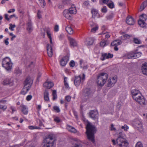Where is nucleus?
<instances>
[{"label":"nucleus","mask_w":147,"mask_h":147,"mask_svg":"<svg viewBox=\"0 0 147 147\" xmlns=\"http://www.w3.org/2000/svg\"><path fill=\"white\" fill-rule=\"evenodd\" d=\"M2 83L3 85L8 84L10 86H12L14 84L13 80L9 78H6L4 80Z\"/></svg>","instance_id":"15"},{"label":"nucleus","mask_w":147,"mask_h":147,"mask_svg":"<svg viewBox=\"0 0 147 147\" xmlns=\"http://www.w3.org/2000/svg\"><path fill=\"white\" fill-rule=\"evenodd\" d=\"M9 39V38H6V39H5L4 40V43L5 44L7 45L9 44V43L8 41Z\"/></svg>","instance_id":"61"},{"label":"nucleus","mask_w":147,"mask_h":147,"mask_svg":"<svg viewBox=\"0 0 147 147\" xmlns=\"http://www.w3.org/2000/svg\"><path fill=\"white\" fill-rule=\"evenodd\" d=\"M94 52L96 54H98L100 53L99 48L96 46L94 49Z\"/></svg>","instance_id":"42"},{"label":"nucleus","mask_w":147,"mask_h":147,"mask_svg":"<svg viewBox=\"0 0 147 147\" xmlns=\"http://www.w3.org/2000/svg\"><path fill=\"white\" fill-rule=\"evenodd\" d=\"M138 50L136 51H133L130 52L127 54V57L129 59H134L140 57L142 55L141 53L137 52Z\"/></svg>","instance_id":"5"},{"label":"nucleus","mask_w":147,"mask_h":147,"mask_svg":"<svg viewBox=\"0 0 147 147\" xmlns=\"http://www.w3.org/2000/svg\"><path fill=\"white\" fill-rule=\"evenodd\" d=\"M101 11L104 13H105L107 12V7L106 6H104L101 9Z\"/></svg>","instance_id":"54"},{"label":"nucleus","mask_w":147,"mask_h":147,"mask_svg":"<svg viewBox=\"0 0 147 147\" xmlns=\"http://www.w3.org/2000/svg\"><path fill=\"white\" fill-rule=\"evenodd\" d=\"M126 22L128 24L133 25L135 24V20L132 16H129L126 18Z\"/></svg>","instance_id":"14"},{"label":"nucleus","mask_w":147,"mask_h":147,"mask_svg":"<svg viewBox=\"0 0 147 147\" xmlns=\"http://www.w3.org/2000/svg\"><path fill=\"white\" fill-rule=\"evenodd\" d=\"M63 79L64 85L65 88L68 89L69 88V85L68 83V78L66 77H64Z\"/></svg>","instance_id":"30"},{"label":"nucleus","mask_w":147,"mask_h":147,"mask_svg":"<svg viewBox=\"0 0 147 147\" xmlns=\"http://www.w3.org/2000/svg\"><path fill=\"white\" fill-rule=\"evenodd\" d=\"M15 71L16 74H21L22 73V71L19 67H16Z\"/></svg>","instance_id":"48"},{"label":"nucleus","mask_w":147,"mask_h":147,"mask_svg":"<svg viewBox=\"0 0 147 147\" xmlns=\"http://www.w3.org/2000/svg\"><path fill=\"white\" fill-rule=\"evenodd\" d=\"M69 57L68 55H66L62 58L60 61V64L62 66H65L68 62Z\"/></svg>","instance_id":"13"},{"label":"nucleus","mask_w":147,"mask_h":147,"mask_svg":"<svg viewBox=\"0 0 147 147\" xmlns=\"http://www.w3.org/2000/svg\"><path fill=\"white\" fill-rule=\"evenodd\" d=\"M107 5L110 8L112 9L114 7V5L113 2H111V3L107 4Z\"/></svg>","instance_id":"45"},{"label":"nucleus","mask_w":147,"mask_h":147,"mask_svg":"<svg viewBox=\"0 0 147 147\" xmlns=\"http://www.w3.org/2000/svg\"><path fill=\"white\" fill-rule=\"evenodd\" d=\"M49 93L48 91L45 90L44 93V98L45 100L47 101L49 100Z\"/></svg>","instance_id":"31"},{"label":"nucleus","mask_w":147,"mask_h":147,"mask_svg":"<svg viewBox=\"0 0 147 147\" xmlns=\"http://www.w3.org/2000/svg\"><path fill=\"white\" fill-rule=\"evenodd\" d=\"M2 65V66L7 71H10L12 68V63L11 62H7Z\"/></svg>","instance_id":"17"},{"label":"nucleus","mask_w":147,"mask_h":147,"mask_svg":"<svg viewBox=\"0 0 147 147\" xmlns=\"http://www.w3.org/2000/svg\"><path fill=\"white\" fill-rule=\"evenodd\" d=\"M69 12L72 15L73 14H75L76 13V10L75 7L74 5L72 6L69 8L68 10Z\"/></svg>","instance_id":"27"},{"label":"nucleus","mask_w":147,"mask_h":147,"mask_svg":"<svg viewBox=\"0 0 147 147\" xmlns=\"http://www.w3.org/2000/svg\"><path fill=\"white\" fill-rule=\"evenodd\" d=\"M141 70L143 74H146L147 73V63L145 62L142 65Z\"/></svg>","instance_id":"23"},{"label":"nucleus","mask_w":147,"mask_h":147,"mask_svg":"<svg viewBox=\"0 0 147 147\" xmlns=\"http://www.w3.org/2000/svg\"><path fill=\"white\" fill-rule=\"evenodd\" d=\"M135 147H143V146L142 143L139 142L136 143Z\"/></svg>","instance_id":"55"},{"label":"nucleus","mask_w":147,"mask_h":147,"mask_svg":"<svg viewBox=\"0 0 147 147\" xmlns=\"http://www.w3.org/2000/svg\"><path fill=\"white\" fill-rule=\"evenodd\" d=\"M66 31L69 34L73 33V30L72 28L70 26H67L65 28Z\"/></svg>","instance_id":"35"},{"label":"nucleus","mask_w":147,"mask_h":147,"mask_svg":"<svg viewBox=\"0 0 147 147\" xmlns=\"http://www.w3.org/2000/svg\"><path fill=\"white\" fill-rule=\"evenodd\" d=\"M108 76V74H99L96 80L98 85L99 86H103L105 83Z\"/></svg>","instance_id":"4"},{"label":"nucleus","mask_w":147,"mask_h":147,"mask_svg":"<svg viewBox=\"0 0 147 147\" xmlns=\"http://www.w3.org/2000/svg\"><path fill=\"white\" fill-rule=\"evenodd\" d=\"M117 80V76L116 75H112L109 76L107 81V86L111 87L113 86Z\"/></svg>","instance_id":"6"},{"label":"nucleus","mask_w":147,"mask_h":147,"mask_svg":"<svg viewBox=\"0 0 147 147\" xmlns=\"http://www.w3.org/2000/svg\"><path fill=\"white\" fill-rule=\"evenodd\" d=\"M122 134V133H119V136L117 138L116 141L115 140H112V142L114 145L117 143L119 147H128V143L127 141L120 136Z\"/></svg>","instance_id":"3"},{"label":"nucleus","mask_w":147,"mask_h":147,"mask_svg":"<svg viewBox=\"0 0 147 147\" xmlns=\"http://www.w3.org/2000/svg\"><path fill=\"white\" fill-rule=\"evenodd\" d=\"M47 47L48 55L49 57H51L53 54L52 46L49 45V44H47Z\"/></svg>","instance_id":"20"},{"label":"nucleus","mask_w":147,"mask_h":147,"mask_svg":"<svg viewBox=\"0 0 147 147\" xmlns=\"http://www.w3.org/2000/svg\"><path fill=\"white\" fill-rule=\"evenodd\" d=\"M94 40L92 38H88L86 39L85 44L87 45H91L93 44Z\"/></svg>","instance_id":"25"},{"label":"nucleus","mask_w":147,"mask_h":147,"mask_svg":"<svg viewBox=\"0 0 147 147\" xmlns=\"http://www.w3.org/2000/svg\"><path fill=\"white\" fill-rule=\"evenodd\" d=\"M74 140L76 142L78 143V144H80V143L81 142L80 140L77 138H74Z\"/></svg>","instance_id":"64"},{"label":"nucleus","mask_w":147,"mask_h":147,"mask_svg":"<svg viewBox=\"0 0 147 147\" xmlns=\"http://www.w3.org/2000/svg\"><path fill=\"white\" fill-rule=\"evenodd\" d=\"M113 14L111 13L109 15L107 16L106 18L107 20H109L112 19L113 17Z\"/></svg>","instance_id":"50"},{"label":"nucleus","mask_w":147,"mask_h":147,"mask_svg":"<svg viewBox=\"0 0 147 147\" xmlns=\"http://www.w3.org/2000/svg\"><path fill=\"white\" fill-rule=\"evenodd\" d=\"M71 0H62V4L63 5H68L70 3Z\"/></svg>","instance_id":"38"},{"label":"nucleus","mask_w":147,"mask_h":147,"mask_svg":"<svg viewBox=\"0 0 147 147\" xmlns=\"http://www.w3.org/2000/svg\"><path fill=\"white\" fill-rule=\"evenodd\" d=\"M141 93L140 91L136 89H133L131 90V94L133 98H136V96L139 95V94Z\"/></svg>","instance_id":"21"},{"label":"nucleus","mask_w":147,"mask_h":147,"mask_svg":"<svg viewBox=\"0 0 147 147\" xmlns=\"http://www.w3.org/2000/svg\"><path fill=\"white\" fill-rule=\"evenodd\" d=\"M147 6V1L146 0L142 4L140 7V9L141 11L143 10Z\"/></svg>","instance_id":"34"},{"label":"nucleus","mask_w":147,"mask_h":147,"mask_svg":"<svg viewBox=\"0 0 147 147\" xmlns=\"http://www.w3.org/2000/svg\"><path fill=\"white\" fill-rule=\"evenodd\" d=\"M54 121L57 123H59L60 122L61 120L60 118L58 117H55L54 118Z\"/></svg>","instance_id":"57"},{"label":"nucleus","mask_w":147,"mask_h":147,"mask_svg":"<svg viewBox=\"0 0 147 147\" xmlns=\"http://www.w3.org/2000/svg\"><path fill=\"white\" fill-rule=\"evenodd\" d=\"M98 11L95 9H92L91 13L92 14V18H94L98 14Z\"/></svg>","instance_id":"36"},{"label":"nucleus","mask_w":147,"mask_h":147,"mask_svg":"<svg viewBox=\"0 0 147 147\" xmlns=\"http://www.w3.org/2000/svg\"><path fill=\"white\" fill-rule=\"evenodd\" d=\"M40 1V3H41L40 5L42 7H44L45 5V3L44 0H39Z\"/></svg>","instance_id":"53"},{"label":"nucleus","mask_w":147,"mask_h":147,"mask_svg":"<svg viewBox=\"0 0 147 147\" xmlns=\"http://www.w3.org/2000/svg\"><path fill=\"white\" fill-rule=\"evenodd\" d=\"M30 88L28 87V86H27L26 85H24V87L22 91L21 94L23 95L26 94L28 92Z\"/></svg>","instance_id":"22"},{"label":"nucleus","mask_w":147,"mask_h":147,"mask_svg":"<svg viewBox=\"0 0 147 147\" xmlns=\"http://www.w3.org/2000/svg\"><path fill=\"white\" fill-rule=\"evenodd\" d=\"M75 65V62L73 60H71L69 63V65L70 67H74Z\"/></svg>","instance_id":"51"},{"label":"nucleus","mask_w":147,"mask_h":147,"mask_svg":"<svg viewBox=\"0 0 147 147\" xmlns=\"http://www.w3.org/2000/svg\"><path fill=\"white\" fill-rule=\"evenodd\" d=\"M113 55L110 53H102L100 59L102 61H104L105 59L111 58H113Z\"/></svg>","instance_id":"12"},{"label":"nucleus","mask_w":147,"mask_h":147,"mask_svg":"<svg viewBox=\"0 0 147 147\" xmlns=\"http://www.w3.org/2000/svg\"><path fill=\"white\" fill-rule=\"evenodd\" d=\"M52 95L53 96V100H55L57 98L56 91L55 90L53 91Z\"/></svg>","instance_id":"43"},{"label":"nucleus","mask_w":147,"mask_h":147,"mask_svg":"<svg viewBox=\"0 0 147 147\" xmlns=\"http://www.w3.org/2000/svg\"><path fill=\"white\" fill-rule=\"evenodd\" d=\"M147 17L146 15L144 14L140 16L138 24L141 27L144 28L146 27V24L145 22V21L147 20Z\"/></svg>","instance_id":"9"},{"label":"nucleus","mask_w":147,"mask_h":147,"mask_svg":"<svg viewBox=\"0 0 147 147\" xmlns=\"http://www.w3.org/2000/svg\"><path fill=\"white\" fill-rule=\"evenodd\" d=\"M54 110L56 111V112L58 113L60 112V110L58 106H54L53 107Z\"/></svg>","instance_id":"49"},{"label":"nucleus","mask_w":147,"mask_h":147,"mask_svg":"<svg viewBox=\"0 0 147 147\" xmlns=\"http://www.w3.org/2000/svg\"><path fill=\"white\" fill-rule=\"evenodd\" d=\"M121 128L122 129H124V130L125 131H126L129 129V127L127 125H125L124 126H123L121 127Z\"/></svg>","instance_id":"52"},{"label":"nucleus","mask_w":147,"mask_h":147,"mask_svg":"<svg viewBox=\"0 0 147 147\" xmlns=\"http://www.w3.org/2000/svg\"><path fill=\"white\" fill-rule=\"evenodd\" d=\"M33 79L30 77H28L26 79L24 84V85H26L27 86H28V87H31L33 84Z\"/></svg>","instance_id":"18"},{"label":"nucleus","mask_w":147,"mask_h":147,"mask_svg":"<svg viewBox=\"0 0 147 147\" xmlns=\"http://www.w3.org/2000/svg\"><path fill=\"white\" fill-rule=\"evenodd\" d=\"M32 98V96L31 95H29L27 96L26 98V100L28 101H29L31 100Z\"/></svg>","instance_id":"59"},{"label":"nucleus","mask_w":147,"mask_h":147,"mask_svg":"<svg viewBox=\"0 0 147 147\" xmlns=\"http://www.w3.org/2000/svg\"><path fill=\"white\" fill-rule=\"evenodd\" d=\"M30 129H39V127H34L32 126H29L28 127Z\"/></svg>","instance_id":"56"},{"label":"nucleus","mask_w":147,"mask_h":147,"mask_svg":"<svg viewBox=\"0 0 147 147\" xmlns=\"http://www.w3.org/2000/svg\"><path fill=\"white\" fill-rule=\"evenodd\" d=\"M84 74H80L78 76L75 77L74 81V84L76 86H79L81 82L85 79Z\"/></svg>","instance_id":"7"},{"label":"nucleus","mask_w":147,"mask_h":147,"mask_svg":"<svg viewBox=\"0 0 147 147\" xmlns=\"http://www.w3.org/2000/svg\"><path fill=\"white\" fill-rule=\"evenodd\" d=\"M122 42L120 40H116L112 42L111 44L112 46H118L121 44Z\"/></svg>","instance_id":"24"},{"label":"nucleus","mask_w":147,"mask_h":147,"mask_svg":"<svg viewBox=\"0 0 147 147\" xmlns=\"http://www.w3.org/2000/svg\"><path fill=\"white\" fill-rule=\"evenodd\" d=\"M7 108V106L6 105L0 104V109L2 110L3 111L6 110Z\"/></svg>","instance_id":"44"},{"label":"nucleus","mask_w":147,"mask_h":147,"mask_svg":"<svg viewBox=\"0 0 147 147\" xmlns=\"http://www.w3.org/2000/svg\"><path fill=\"white\" fill-rule=\"evenodd\" d=\"M130 37V35L125 34L121 36L120 38L121 39L124 40L128 39Z\"/></svg>","instance_id":"41"},{"label":"nucleus","mask_w":147,"mask_h":147,"mask_svg":"<svg viewBox=\"0 0 147 147\" xmlns=\"http://www.w3.org/2000/svg\"><path fill=\"white\" fill-rule=\"evenodd\" d=\"M109 44V43L107 41H102L100 43V46L101 47H104Z\"/></svg>","instance_id":"40"},{"label":"nucleus","mask_w":147,"mask_h":147,"mask_svg":"<svg viewBox=\"0 0 147 147\" xmlns=\"http://www.w3.org/2000/svg\"><path fill=\"white\" fill-rule=\"evenodd\" d=\"M139 95L136 96V98H133L136 102L141 105L145 104V100L144 96H142L141 93L139 94Z\"/></svg>","instance_id":"10"},{"label":"nucleus","mask_w":147,"mask_h":147,"mask_svg":"<svg viewBox=\"0 0 147 147\" xmlns=\"http://www.w3.org/2000/svg\"><path fill=\"white\" fill-rule=\"evenodd\" d=\"M63 15L67 19L71 20L72 18V15L69 12L68 9H65L63 12Z\"/></svg>","instance_id":"16"},{"label":"nucleus","mask_w":147,"mask_h":147,"mask_svg":"<svg viewBox=\"0 0 147 147\" xmlns=\"http://www.w3.org/2000/svg\"><path fill=\"white\" fill-rule=\"evenodd\" d=\"M89 117L93 120L97 119L98 118V112L96 110L90 111L89 113Z\"/></svg>","instance_id":"11"},{"label":"nucleus","mask_w":147,"mask_h":147,"mask_svg":"<svg viewBox=\"0 0 147 147\" xmlns=\"http://www.w3.org/2000/svg\"><path fill=\"white\" fill-rule=\"evenodd\" d=\"M43 143L44 147H55L56 140L53 135H49L44 140Z\"/></svg>","instance_id":"2"},{"label":"nucleus","mask_w":147,"mask_h":147,"mask_svg":"<svg viewBox=\"0 0 147 147\" xmlns=\"http://www.w3.org/2000/svg\"><path fill=\"white\" fill-rule=\"evenodd\" d=\"M54 30L56 32H57L59 30V26L57 25L55 26L54 28Z\"/></svg>","instance_id":"62"},{"label":"nucleus","mask_w":147,"mask_h":147,"mask_svg":"<svg viewBox=\"0 0 147 147\" xmlns=\"http://www.w3.org/2000/svg\"><path fill=\"white\" fill-rule=\"evenodd\" d=\"M133 42L137 44H140L142 43L141 41L137 38H133Z\"/></svg>","instance_id":"39"},{"label":"nucleus","mask_w":147,"mask_h":147,"mask_svg":"<svg viewBox=\"0 0 147 147\" xmlns=\"http://www.w3.org/2000/svg\"><path fill=\"white\" fill-rule=\"evenodd\" d=\"M67 129L70 132L76 133L77 132L76 130L74 127L69 125L67 127Z\"/></svg>","instance_id":"28"},{"label":"nucleus","mask_w":147,"mask_h":147,"mask_svg":"<svg viewBox=\"0 0 147 147\" xmlns=\"http://www.w3.org/2000/svg\"><path fill=\"white\" fill-rule=\"evenodd\" d=\"M53 84L49 80H47L44 84L43 87L47 89H50L53 86Z\"/></svg>","instance_id":"19"},{"label":"nucleus","mask_w":147,"mask_h":147,"mask_svg":"<svg viewBox=\"0 0 147 147\" xmlns=\"http://www.w3.org/2000/svg\"><path fill=\"white\" fill-rule=\"evenodd\" d=\"M9 25V29L10 30L12 31H13L14 30L13 28L16 27V25L15 24L13 25L12 24H10Z\"/></svg>","instance_id":"47"},{"label":"nucleus","mask_w":147,"mask_h":147,"mask_svg":"<svg viewBox=\"0 0 147 147\" xmlns=\"http://www.w3.org/2000/svg\"><path fill=\"white\" fill-rule=\"evenodd\" d=\"M10 109L12 111V113H13L14 112L16 111V109L15 108L11 106L10 107Z\"/></svg>","instance_id":"63"},{"label":"nucleus","mask_w":147,"mask_h":147,"mask_svg":"<svg viewBox=\"0 0 147 147\" xmlns=\"http://www.w3.org/2000/svg\"><path fill=\"white\" fill-rule=\"evenodd\" d=\"M96 131L95 126L90 123H88L86 126V132L88 138L93 143H95L94 133Z\"/></svg>","instance_id":"1"},{"label":"nucleus","mask_w":147,"mask_h":147,"mask_svg":"<svg viewBox=\"0 0 147 147\" xmlns=\"http://www.w3.org/2000/svg\"><path fill=\"white\" fill-rule=\"evenodd\" d=\"M41 11L40 10H38V12L37 13V16L39 19H40L41 17V16L40 14Z\"/></svg>","instance_id":"60"},{"label":"nucleus","mask_w":147,"mask_h":147,"mask_svg":"<svg viewBox=\"0 0 147 147\" xmlns=\"http://www.w3.org/2000/svg\"><path fill=\"white\" fill-rule=\"evenodd\" d=\"M91 93L90 90L89 88H86L84 90V94L88 96Z\"/></svg>","instance_id":"37"},{"label":"nucleus","mask_w":147,"mask_h":147,"mask_svg":"<svg viewBox=\"0 0 147 147\" xmlns=\"http://www.w3.org/2000/svg\"><path fill=\"white\" fill-rule=\"evenodd\" d=\"M11 60L9 57H6L2 59V65L4 63H7L6 62H11Z\"/></svg>","instance_id":"33"},{"label":"nucleus","mask_w":147,"mask_h":147,"mask_svg":"<svg viewBox=\"0 0 147 147\" xmlns=\"http://www.w3.org/2000/svg\"><path fill=\"white\" fill-rule=\"evenodd\" d=\"M65 99L67 102H69L71 100V97L69 95L66 96L65 97Z\"/></svg>","instance_id":"58"},{"label":"nucleus","mask_w":147,"mask_h":147,"mask_svg":"<svg viewBox=\"0 0 147 147\" xmlns=\"http://www.w3.org/2000/svg\"><path fill=\"white\" fill-rule=\"evenodd\" d=\"M133 126L135 129L140 132H142L143 131V125L140 120H136L134 122Z\"/></svg>","instance_id":"8"},{"label":"nucleus","mask_w":147,"mask_h":147,"mask_svg":"<svg viewBox=\"0 0 147 147\" xmlns=\"http://www.w3.org/2000/svg\"><path fill=\"white\" fill-rule=\"evenodd\" d=\"M27 30L30 33L33 30L32 28V25L31 22H29L27 24Z\"/></svg>","instance_id":"29"},{"label":"nucleus","mask_w":147,"mask_h":147,"mask_svg":"<svg viewBox=\"0 0 147 147\" xmlns=\"http://www.w3.org/2000/svg\"><path fill=\"white\" fill-rule=\"evenodd\" d=\"M69 39L71 46L74 47L77 46V43L75 39L71 38H69Z\"/></svg>","instance_id":"26"},{"label":"nucleus","mask_w":147,"mask_h":147,"mask_svg":"<svg viewBox=\"0 0 147 147\" xmlns=\"http://www.w3.org/2000/svg\"><path fill=\"white\" fill-rule=\"evenodd\" d=\"M22 111L23 113L25 115L27 114L28 112V108L26 107L24 105L22 106Z\"/></svg>","instance_id":"32"},{"label":"nucleus","mask_w":147,"mask_h":147,"mask_svg":"<svg viewBox=\"0 0 147 147\" xmlns=\"http://www.w3.org/2000/svg\"><path fill=\"white\" fill-rule=\"evenodd\" d=\"M98 29V25H96V27H93L91 29V32H92L94 33Z\"/></svg>","instance_id":"46"}]
</instances>
